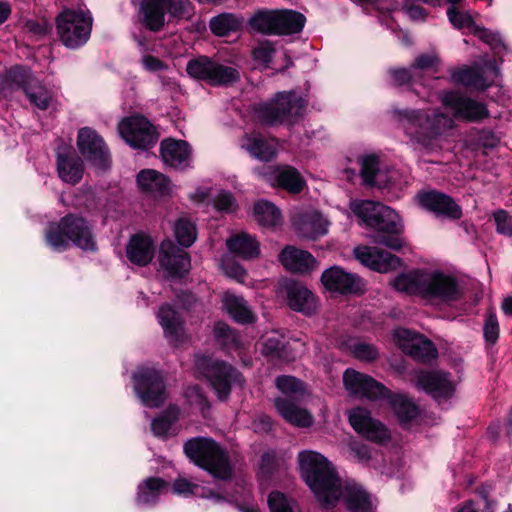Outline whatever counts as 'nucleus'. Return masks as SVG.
Returning a JSON list of instances; mask_svg holds the SVG:
<instances>
[{"mask_svg": "<svg viewBox=\"0 0 512 512\" xmlns=\"http://www.w3.org/2000/svg\"><path fill=\"white\" fill-rule=\"evenodd\" d=\"M173 231L177 242L183 247H190L197 238L195 224L186 217L176 220Z\"/></svg>", "mask_w": 512, "mask_h": 512, "instance_id": "nucleus-48", "label": "nucleus"}, {"mask_svg": "<svg viewBox=\"0 0 512 512\" xmlns=\"http://www.w3.org/2000/svg\"><path fill=\"white\" fill-rule=\"evenodd\" d=\"M498 76L499 70L494 60H485L481 66L465 67L451 74L454 82L479 90H484L492 85Z\"/></svg>", "mask_w": 512, "mask_h": 512, "instance_id": "nucleus-18", "label": "nucleus"}, {"mask_svg": "<svg viewBox=\"0 0 512 512\" xmlns=\"http://www.w3.org/2000/svg\"><path fill=\"white\" fill-rule=\"evenodd\" d=\"M134 389L141 402L148 407H158L166 398L165 385L159 371L141 367L133 375Z\"/></svg>", "mask_w": 512, "mask_h": 512, "instance_id": "nucleus-12", "label": "nucleus"}, {"mask_svg": "<svg viewBox=\"0 0 512 512\" xmlns=\"http://www.w3.org/2000/svg\"><path fill=\"white\" fill-rule=\"evenodd\" d=\"M157 318L164 336L172 345L178 346L189 339L183 320L170 305L161 306Z\"/></svg>", "mask_w": 512, "mask_h": 512, "instance_id": "nucleus-26", "label": "nucleus"}, {"mask_svg": "<svg viewBox=\"0 0 512 512\" xmlns=\"http://www.w3.org/2000/svg\"><path fill=\"white\" fill-rule=\"evenodd\" d=\"M186 456L213 477L226 480L232 475V467L225 451L211 438L197 437L184 444Z\"/></svg>", "mask_w": 512, "mask_h": 512, "instance_id": "nucleus-5", "label": "nucleus"}, {"mask_svg": "<svg viewBox=\"0 0 512 512\" xmlns=\"http://www.w3.org/2000/svg\"><path fill=\"white\" fill-rule=\"evenodd\" d=\"M276 10H259L248 20L250 28L256 32L276 35Z\"/></svg>", "mask_w": 512, "mask_h": 512, "instance_id": "nucleus-43", "label": "nucleus"}, {"mask_svg": "<svg viewBox=\"0 0 512 512\" xmlns=\"http://www.w3.org/2000/svg\"><path fill=\"white\" fill-rule=\"evenodd\" d=\"M274 405L279 415L293 426L306 428L314 423V417L307 409L287 397L276 398Z\"/></svg>", "mask_w": 512, "mask_h": 512, "instance_id": "nucleus-32", "label": "nucleus"}, {"mask_svg": "<svg viewBox=\"0 0 512 512\" xmlns=\"http://www.w3.org/2000/svg\"><path fill=\"white\" fill-rule=\"evenodd\" d=\"M360 175L363 181L369 185L386 187L394 184V171L389 179H386L385 173L379 169V160L375 155H365L360 158Z\"/></svg>", "mask_w": 512, "mask_h": 512, "instance_id": "nucleus-36", "label": "nucleus"}, {"mask_svg": "<svg viewBox=\"0 0 512 512\" xmlns=\"http://www.w3.org/2000/svg\"><path fill=\"white\" fill-rule=\"evenodd\" d=\"M56 28L62 43L69 48H77L90 37L92 17L89 11L64 9L56 18Z\"/></svg>", "mask_w": 512, "mask_h": 512, "instance_id": "nucleus-8", "label": "nucleus"}, {"mask_svg": "<svg viewBox=\"0 0 512 512\" xmlns=\"http://www.w3.org/2000/svg\"><path fill=\"white\" fill-rule=\"evenodd\" d=\"M347 348L355 358L361 361L371 362L377 359L379 355L378 350L373 345L360 341H352Z\"/></svg>", "mask_w": 512, "mask_h": 512, "instance_id": "nucleus-53", "label": "nucleus"}, {"mask_svg": "<svg viewBox=\"0 0 512 512\" xmlns=\"http://www.w3.org/2000/svg\"><path fill=\"white\" fill-rule=\"evenodd\" d=\"M25 93L30 102L42 110L47 109L53 101L52 92L40 84L25 87Z\"/></svg>", "mask_w": 512, "mask_h": 512, "instance_id": "nucleus-50", "label": "nucleus"}, {"mask_svg": "<svg viewBox=\"0 0 512 512\" xmlns=\"http://www.w3.org/2000/svg\"><path fill=\"white\" fill-rule=\"evenodd\" d=\"M155 247L152 238L144 233L133 235L126 246V255L130 262L138 266L149 264L154 257Z\"/></svg>", "mask_w": 512, "mask_h": 512, "instance_id": "nucleus-33", "label": "nucleus"}, {"mask_svg": "<svg viewBox=\"0 0 512 512\" xmlns=\"http://www.w3.org/2000/svg\"><path fill=\"white\" fill-rule=\"evenodd\" d=\"M440 63L439 57L430 53L419 55L411 66L414 75H417L420 81H424L426 75L432 76L439 71ZM422 84L426 86L425 82H422Z\"/></svg>", "mask_w": 512, "mask_h": 512, "instance_id": "nucleus-47", "label": "nucleus"}, {"mask_svg": "<svg viewBox=\"0 0 512 512\" xmlns=\"http://www.w3.org/2000/svg\"><path fill=\"white\" fill-rule=\"evenodd\" d=\"M195 367L208 379L220 400L227 399L234 384L242 383L240 373L231 365L214 361L207 356H197Z\"/></svg>", "mask_w": 512, "mask_h": 512, "instance_id": "nucleus-9", "label": "nucleus"}, {"mask_svg": "<svg viewBox=\"0 0 512 512\" xmlns=\"http://www.w3.org/2000/svg\"><path fill=\"white\" fill-rule=\"evenodd\" d=\"M343 383L345 389L351 395L359 398L378 400L389 396V392L384 385L354 369H347L344 372Z\"/></svg>", "mask_w": 512, "mask_h": 512, "instance_id": "nucleus-17", "label": "nucleus"}, {"mask_svg": "<svg viewBox=\"0 0 512 512\" xmlns=\"http://www.w3.org/2000/svg\"><path fill=\"white\" fill-rule=\"evenodd\" d=\"M415 385L430 394L439 403L452 396L455 386L446 373L440 371H419Z\"/></svg>", "mask_w": 512, "mask_h": 512, "instance_id": "nucleus-23", "label": "nucleus"}, {"mask_svg": "<svg viewBox=\"0 0 512 512\" xmlns=\"http://www.w3.org/2000/svg\"><path fill=\"white\" fill-rule=\"evenodd\" d=\"M275 384L278 390L287 397L299 398L306 393L303 382L293 376H279L276 378Z\"/></svg>", "mask_w": 512, "mask_h": 512, "instance_id": "nucleus-49", "label": "nucleus"}, {"mask_svg": "<svg viewBox=\"0 0 512 512\" xmlns=\"http://www.w3.org/2000/svg\"><path fill=\"white\" fill-rule=\"evenodd\" d=\"M214 207L223 212H233L236 209V201L231 193L219 191L213 198Z\"/></svg>", "mask_w": 512, "mask_h": 512, "instance_id": "nucleus-59", "label": "nucleus"}, {"mask_svg": "<svg viewBox=\"0 0 512 512\" xmlns=\"http://www.w3.org/2000/svg\"><path fill=\"white\" fill-rule=\"evenodd\" d=\"M394 341L404 353L416 360L428 361L437 356V350L431 341L408 329H396L394 331Z\"/></svg>", "mask_w": 512, "mask_h": 512, "instance_id": "nucleus-19", "label": "nucleus"}, {"mask_svg": "<svg viewBox=\"0 0 512 512\" xmlns=\"http://www.w3.org/2000/svg\"><path fill=\"white\" fill-rule=\"evenodd\" d=\"M393 288L427 300L452 301L458 298L459 288L453 277L438 270H415L397 276Z\"/></svg>", "mask_w": 512, "mask_h": 512, "instance_id": "nucleus-3", "label": "nucleus"}, {"mask_svg": "<svg viewBox=\"0 0 512 512\" xmlns=\"http://www.w3.org/2000/svg\"><path fill=\"white\" fill-rule=\"evenodd\" d=\"M32 75L28 69L15 67L6 74L7 83L13 87H29L31 85Z\"/></svg>", "mask_w": 512, "mask_h": 512, "instance_id": "nucleus-55", "label": "nucleus"}, {"mask_svg": "<svg viewBox=\"0 0 512 512\" xmlns=\"http://www.w3.org/2000/svg\"><path fill=\"white\" fill-rule=\"evenodd\" d=\"M244 25V18L234 14L223 13L210 20V29L217 36H226L239 31Z\"/></svg>", "mask_w": 512, "mask_h": 512, "instance_id": "nucleus-42", "label": "nucleus"}, {"mask_svg": "<svg viewBox=\"0 0 512 512\" xmlns=\"http://www.w3.org/2000/svg\"><path fill=\"white\" fill-rule=\"evenodd\" d=\"M222 269L224 274L240 283H243L247 277V273L244 268L232 261H224L222 263Z\"/></svg>", "mask_w": 512, "mask_h": 512, "instance_id": "nucleus-61", "label": "nucleus"}, {"mask_svg": "<svg viewBox=\"0 0 512 512\" xmlns=\"http://www.w3.org/2000/svg\"><path fill=\"white\" fill-rule=\"evenodd\" d=\"M57 172L63 182L77 184L83 177V161L73 152L58 151Z\"/></svg>", "mask_w": 512, "mask_h": 512, "instance_id": "nucleus-34", "label": "nucleus"}, {"mask_svg": "<svg viewBox=\"0 0 512 512\" xmlns=\"http://www.w3.org/2000/svg\"><path fill=\"white\" fill-rule=\"evenodd\" d=\"M392 117L398 127L409 138V143L417 149H428L434 141L454 126L451 117L434 111L411 108H394Z\"/></svg>", "mask_w": 512, "mask_h": 512, "instance_id": "nucleus-1", "label": "nucleus"}, {"mask_svg": "<svg viewBox=\"0 0 512 512\" xmlns=\"http://www.w3.org/2000/svg\"><path fill=\"white\" fill-rule=\"evenodd\" d=\"M307 100L295 91L278 92L271 101L255 107L256 119L266 125L292 124L302 117Z\"/></svg>", "mask_w": 512, "mask_h": 512, "instance_id": "nucleus-6", "label": "nucleus"}, {"mask_svg": "<svg viewBox=\"0 0 512 512\" xmlns=\"http://www.w3.org/2000/svg\"><path fill=\"white\" fill-rule=\"evenodd\" d=\"M298 462L302 478L323 506L328 507L339 498L341 480L323 455L311 450L302 451Z\"/></svg>", "mask_w": 512, "mask_h": 512, "instance_id": "nucleus-4", "label": "nucleus"}, {"mask_svg": "<svg viewBox=\"0 0 512 512\" xmlns=\"http://www.w3.org/2000/svg\"><path fill=\"white\" fill-rule=\"evenodd\" d=\"M254 217L256 221L266 227H276L281 223V213L271 202L261 200L254 206Z\"/></svg>", "mask_w": 512, "mask_h": 512, "instance_id": "nucleus-44", "label": "nucleus"}, {"mask_svg": "<svg viewBox=\"0 0 512 512\" xmlns=\"http://www.w3.org/2000/svg\"><path fill=\"white\" fill-rule=\"evenodd\" d=\"M494 220L499 233L507 236L512 235V218L505 211L499 210L494 213Z\"/></svg>", "mask_w": 512, "mask_h": 512, "instance_id": "nucleus-63", "label": "nucleus"}, {"mask_svg": "<svg viewBox=\"0 0 512 512\" xmlns=\"http://www.w3.org/2000/svg\"><path fill=\"white\" fill-rule=\"evenodd\" d=\"M276 35H290L302 31L305 16L293 10H276Z\"/></svg>", "mask_w": 512, "mask_h": 512, "instance_id": "nucleus-40", "label": "nucleus"}, {"mask_svg": "<svg viewBox=\"0 0 512 512\" xmlns=\"http://www.w3.org/2000/svg\"><path fill=\"white\" fill-rule=\"evenodd\" d=\"M338 493L339 498L329 506L342 499L350 512H371L373 510L374 502L371 495L356 483H341V490Z\"/></svg>", "mask_w": 512, "mask_h": 512, "instance_id": "nucleus-29", "label": "nucleus"}, {"mask_svg": "<svg viewBox=\"0 0 512 512\" xmlns=\"http://www.w3.org/2000/svg\"><path fill=\"white\" fill-rule=\"evenodd\" d=\"M186 71L192 78L214 86L229 85L240 78L238 70L234 67L220 64L206 56L190 60Z\"/></svg>", "mask_w": 512, "mask_h": 512, "instance_id": "nucleus-11", "label": "nucleus"}, {"mask_svg": "<svg viewBox=\"0 0 512 512\" xmlns=\"http://www.w3.org/2000/svg\"><path fill=\"white\" fill-rule=\"evenodd\" d=\"M214 335L221 344L228 346L230 343L237 345L236 335L229 326L223 322H218L214 326Z\"/></svg>", "mask_w": 512, "mask_h": 512, "instance_id": "nucleus-60", "label": "nucleus"}, {"mask_svg": "<svg viewBox=\"0 0 512 512\" xmlns=\"http://www.w3.org/2000/svg\"><path fill=\"white\" fill-rule=\"evenodd\" d=\"M417 199L423 208L438 217L456 220L462 216L460 206L446 194L436 191L423 192L418 194Z\"/></svg>", "mask_w": 512, "mask_h": 512, "instance_id": "nucleus-24", "label": "nucleus"}, {"mask_svg": "<svg viewBox=\"0 0 512 512\" xmlns=\"http://www.w3.org/2000/svg\"><path fill=\"white\" fill-rule=\"evenodd\" d=\"M389 404L402 424H406L418 416V407L404 395L392 396L389 398Z\"/></svg>", "mask_w": 512, "mask_h": 512, "instance_id": "nucleus-45", "label": "nucleus"}, {"mask_svg": "<svg viewBox=\"0 0 512 512\" xmlns=\"http://www.w3.org/2000/svg\"><path fill=\"white\" fill-rule=\"evenodd\" d=\"M271 512H297L296 504L280 492H272L268 497Z\"/></svg>", "mask_w": 512, "mask_h": 512, "instance_id": "nucleus-54", "label": "nucleus"}, {"mask_svg": "<svg viewBox=\"0 0 512 512\" xmlns=\"http://www.w3.org/2000/svg\"><path fill=\"white\" fill-rule=\"evenodd\" d=\"M168 9L174 17L188 18L192 8L188 0H142L139 18L150 30L157 31L164 25V11Z\"/></svg>", "mask_w": 512, "mask_h": 512, "instance_id": "nucleus-10", "label": "nucleus"}, {"mask_svg": "<svg viewBox=\"0 0 512 512\" xmlns=\"http://www.w3.org/2000/svg\"><path fill=\"white\" fill-rule=\"evenodd\" d=\"M283 347V336L277 332L267 334L262 339L261 351L267 356L281 357L280 350Z\"/></svg>", "mask_w": 512, "mask_h": 512, "instance_id": "nucleus-57", "label": "nucleus"}, {"mask_svg": "<svg viewBox=\"0 0 512 512\" xmlns=\"http://www.w3.org/2000/svg\"><path fill=\"white\" fill-rule=\"evenodd\" d=\"M77 146L82 155L100 171L110 167V153L103 139L91 128L85 127L79 130Z\"/></svg>", "mask_w": 512, "mask_h": 512, "instance_id": "nucleus-14", "label": "nucleus"}, {"mask_svg": "<svg viewBox=\"0 0 512 512\" xmlns=\"http://www.w3.org/2000/svg\"><path fill=\"white\" fill-rule=\"evenodd\" d=\"M350 209L367 227L377 231L391 234L375 235L372 242L386 246L392 250H400L404 246V240L399 236L404 229L398 213L392 208L374 201H351Z\"/></svg>", "mask_w": 512, "mask_h": 512, "instance_id": "nucleus-2", "label": "nucleus"}, {"mask_svg": "<svg viewBox=\"0 0 512 512\" xmlns=\"http://www.w3.org/2000/svg\"><path fill=\"white\" fill-rule=\"evenodd\" d=\"M160 155L165 165L185 169L191 163V148L186 141L165 139L160 145Z\"/></svg>", "mask_w": 512, "mask_h": 512, "instance_id": "nucleus-28", "label": "nucleus"}, {"mask_svg": "<svg viewBox=\"0 0 512 512\" xmlns=\"http://www.w3.org/2000/svg\"><path fill=\"white\" fill-rule=\"evenodd\" d=\"M199 489L200 486L198 484L191 483L184 478L177 479L173 484V492L178 495H197L203 498H215L217 501L222 500L221 496L216 495L211 491L206 492L201 488L202 492H198Z\"/></svg>", "mask_w": 512, "mask_h": 512, "instance_id": "nucleus-51", "label": "nucleus"}, {"mask_svg": "<svg viewBox=\"0 0 512 512\" xmlns=\"http://www.w3.org/2000/svg\"><path fill=\"white\" fill-rule=\"evenodd\" d=\"M499 323L495 313L489 312L485 318L483 335L487 343L493 345L499 338Z\"/></svg>", "mask_w": 512, "mask_h": 512, "instance_id": "nucleus-58", "label": "nucleus"}, {"mask_svg": "<svg viewBox=\"0 0 512 512\" xmlns=\"http://www.w3.org/2000/svg\"><path fill=\"white\" fill-rule=\"evenodd\" d=\"M179 411L177 408H169L163 415L154 419L151 423V428L154 435L158 437H167L174 435L177 432L175 426L178 420Z\"/></svg>", "mask_w": 512, "mask_h": 512, "instance_id": "nucleus-46", "label": "nucleus"}, {"mask_svg": "<svg viewBox=\"0 0 512 512\" xmlns=\"http://www.w3.org/2000/svg\"><path fill=\"white\" fill-rule=\"evenodd\" d=\"M279 260L286 270L301 274L309 273L319 266L312 254L293 246L285 247L279 255Z\"/></svg>", "mask_w": 512, "mask_h": 512, "instance_id": "nucleus-30", "label": "nucleus"}, {"mask_svg": "<svg viewBox=\"0 0 512 512\" xmlns=\"http://www.w3.org/2000/svg\"><path fill=\"white\" fill-rule=\"evenodd\" d=\"M288 305L291 309L305 315H311L317 310V301L314 294L298 283L287 286Z\"/></svg>", "mask_w": 512, "mask_h": 512, "instance_id": "nucleus-35", "label": "nucleus"}, {"mask_svg": "<svg viewBox=\"0 0 512 512\" xmlns=\"http://www.w3.org/2000/svg\"><path fill=\"white\" fill-rule=\"evenodd\" d=\"M265 177L273 185H278L290 193H299L304 187V180L300 174L289 166L276 168Z\"/></svg>", "mask_w": 512, "mask_h": 512, "instance_id": "nucleus-38", "label": "nucleus"}, {"mask_svg": "<svg viewBox=\"0 0 512 512\" xmlns=\"http://www.w3.org/2000/svg\"><path fill=\"white\" fill-rule=\"evenodd\" d=\"M447 16L450 23L457 29L467 28L470 32L477 26L472 15L469 12L459 11L455 6L447 10Z\"/></svg>", "mask_w": 512, "mask_h": 512, "instance_id": "nucleus-52", "label": "nucleus"}, {"mask_svg": "<svg viewBox=\"0 0 512 512\" xmlns=\"http://www.w3.org/2000/svg\"><path fill=\"white\" fill-rule=\"evenodd\" d=\"M137 184L140 190L154 197L171 195L174 185L162 173L153 169H144L137 175Z\"/></svg>", "mask_w": 512, "mask_h": 512, "instance_id": "nucleus-31", "label": "nucleus"}, {"mask_svg": "<svg viewBox=\"0 0 512 512\" xmlns=\"http://www.w3.org/2000/svg\"><path fill=\"white\" fill-rule=\"evenodd\" d=\"M240 148L251 157L261 161H270L277 154V143L257 132L245 133L239 141Z\"/></svg>", "mask_w": 512, "mask_h": 512, "instance_id": "nucleus-27", "label": "nucleus"}, {"mask_svg": "<svg viewBox=\"0 0 512 512\" xmlns=\"http://www.w3.org/2000/svg\"><path fill=\"white\" fill-rule=\"evenodd\" d=\"M274 52L275 48L271 42L266 41L259 43L253 50V58L256 65L261 69L268 68Z\"/></svg>", "mask_w": 512, "mask_h": 512, "instance_id": "nucleus-56", "label": "nucleus"}, {"mask_svg": "<svg viewBox=\"0 0 512 512\" xmlns=\"http://www.w3.org/2000/svg\"><path fill=\"white\" fill-rule=\"evenodd\" d=\"M441 102L456 118L474 122L488 116V110L483 103L463 97L455 92L443 93L441 95Z\"/></svg>", "mask_w": 512, "mask_h": 512, "instance_id": "nucleus-21", "label": "nucleus"}, {"mask_svg": "<svg viewBox=\"0 0 512 512\" xmlns=\"http://www.w3.org/2000/svg\"><path fill=\"white\" fill-rule=\"evenodd\" d=\"M118 130L124 141L133 149L147 150L158 140L154 126L142 116L123 119L118 125Z\"/></svg>", "mask_w": 512, "mask_h": 512, "instance_id": "nucleus-13", "label": "nucleus"}, {"mask_svg": "<svg viewBox=\"0 0 512 512\" xmlns=\"http://www.w3.org/2000/svg\"><path fill=\"white\" fill-rule=\"evenodd\" d=\"M158 261L161 270L168 278L183 277L190 270V258L183 249L171 240H164L160 245Z\"/></svg>", "mask_w": 512, "mask_h": 512, "instance_id": "nucleus-20", "label": "nucleus"}, {"mask_svg": "<svg viewBox=\"0 0 512 512\" xmlns=\"http://www.w3.org/2000/svg\"><path fill=\"white\" fill-rule=\"evenodd\" d=\"M392 81L395 85H404L406 83H416L420 81L417 75H414L412 66L409 69H396L391 71Z\"/></svg>", "mask_w": 512, "mask_h": 512, "instance_id": "nucleus-62", "label": "nucleus"}, {"mask_svg": "<svg viewBox=\"0 0 512 512\" xmlns=\"http://www.w3.org/2000/svg\"><path fill=\"white\" fill-rule=\"evenodd\" d=\"M228 250L244 260L257 258L260 255L259 242L250 234L238 233L226 240Z\"/></svg>", "mask_w": 512, "mask_h": 512, "instance_id": "nucleus-37", "label": "nucleus"}, {"mask_svg": "<svg viewBox=\"0 0 512 512\" xmlns=\"http://www.w3.org/2000/svg\"><path fill=\"white\" fill-rule=\"evenodd\" d=\"M296 232L307 239H316L328 233L330 221L317 210H307L293 217Z\"/></svg>", "mask_w": 512, "mask_h": 512, "instance_id": "nucleus-25", "label": "nucleus"}, {"mask_svg": "<svg viewBox=\"0 0 512 512\" xmlns=\"http://www.w3.org/2000/svg\"><path fill=\"white\" fill-rule=\"evenodd\" d=\"M46 241L56 251L65 249L70 242L83 250L96 249L89 225L83 218L74 215L63 217L59 224H51L46 233Z\"/></svg>", "mask_w": 512, "mask_h": 512, "instance_id": "nucleus-7", "label": "nucleus"}, {"mask_svg": "<svg viewBox=\"0 0 512 512\" xmlns=\"http://www.w3.org/2000/svg\"><path fill=\"white\" fill-rule=\"evenodd\" d=\"M222 303L224 309L235 321L240 323L253 322L254 314L242 297L225 292L222 296Z\"/></svg>", "mask_w": 512, "mask_h": 512, "instance_id": "nucleus-39", "label": "nucleus"}, {"mask_svg": "<svg viewBox=\"0 0 512 512\" xmlns=\"http://www.w3.org/2000/svg\"><path fill=\"white\" fill-rule=\"evenodd\" d=\"M24 27L27 32H29L35 36L45 35L51 29V26L44 20L39 21V22L34 21V20H28V21H26Z\"/></svg>", "mask_w": 512, "mask_h": 512, "instance_id": "nucleus-64", "label": "nucleus"}, {"mask_svg": "<svg viewBox=\"0 0 512 512\" xmlns=\"http://www.w3.org/2000/svg\"><path fill=\"white\" fill-rule=\"evenodd\" d=\"M321 283L333 295H350L364 292V283L356 274L347 272L340 266H332L323 271Z\"/></svg>", "mask_w": 512, "mask_h": 512, "instance_id": "nucleus-15", "label": "nucleus"}, {"mask_svg": "<svg viewBox=\"0 0 512 512\" xmlns=\"http://www.w3.org/2000/svg\"><path fill=\"white\" fill-rule=\"evenodd\" d=\"M353 254L361 264L380 273L395 270L401 264L400 258L377 247L357 246Z\"/></svg>", "mask_w": 512, "mask_h": 512, "instance_id": "nucleus-22", "label": "nucleus"}, {"mask_svg": "<svg viewBox=\"0 0 512 512\" xmlns=\"http://www.w3.org/2000/svg\"><path fill=\"white\" fill-rule=\"evenodd\" d=\"M348 419L350 425L358 434L372 442L383 444L391 438L388 428L379 420L374 419L365 408L357 407L350 410Z\"/></svg>", "mask_w": 512, "mask_h": 512, "instance_id": "nucleus-16", "label": "nucleus"}, {"mask_svg": "<svg viewBox=\"0 0 512 512\" xmlns=\"http://www.w3.org/2000/svg\"><path fill=\"white\" fill-rule=\"evenodd\" d=\"M168 483L160 478H148L138 486L137 502L142 505L154 503L168 488Z\"/></svg>", "mask_w": 512, "mask_h": 512, "instance_id": "nucleus-41", "label": "nucleus"}]
</instances>
